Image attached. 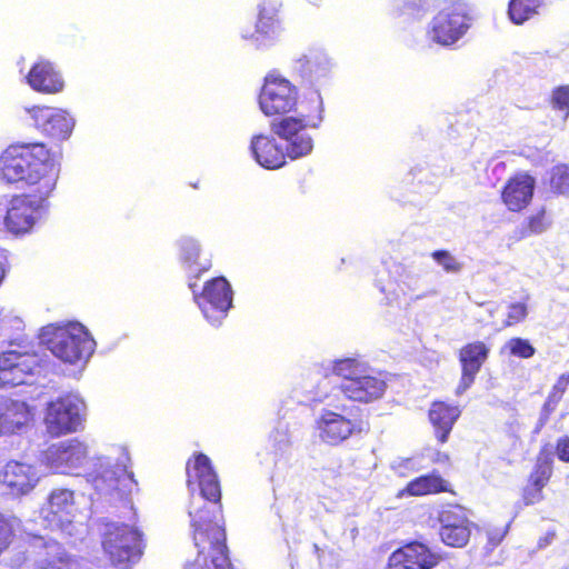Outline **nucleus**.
Masks as SVG:
<instances>
[{
    "mask_svg": "<svg viewBox=\"0 0 569 569\" xmlns=\"http://www.w3.org/2000/svg\"><path fill=\"white\" fill-rule=\"evenodd\" d=\"M0 178L9 183L26 181L28 189H42L51 179L54 190L58 169L43 143L13 144L0 157Z\"/></svg>",
    "mask_w": 569,
    "mask_h": 569,
    "instance_id": "obj_1",
    "label": "nucleus"
},
{
    "mask_svg": "<svg viewBox=\"0 0 569 569\" xmlns=\"http://www.w3.org/2000/svg\"><path fill=\"white\" fill-rule=\"evenodd\" d=\"M189 516L197 556L184 569H234L229 557L224 527L216 519V515L211 516L204 508H191Z\"/></svg>",
    "mask_w": 569,
    "mask_h": 569,
    "instance_id": "obj_2",
    "label": "nucleus"
},
{
    "mask_svg": "<svg viewBox=\"0 0 569 569\" xmlns=\"http://www.w3.org/2000/svg\"><path fill=\"white\" fill-rule=\"evenodd\" d=\"M41 341L61 361L76 365L93 352L94 340L79 322L51 323L42 328Z\"/></svg>",
    "mask_w": 569,
    "mask_h": 569,
    "instance_id": "obj_3",
    "label": "nucleus"
},
{
    "mask_svg": "<svg viewBox=\"0 0 569 569\" xmlns=\"http://www.w3.org/2000/svg\"><path fill=\"white\" fill-rule=\"evenodd\" d=\"M101 547L113 567L131 569L142 558L146 540L143 532L136 526L107 522L101 533Z\"/></svg>",
    "mask_w": 569,
    "mask_h": 569,
    "instance_id": "obj_4",
    "label": "nucleus"
},
{
    "mask_svg": "<svg viewBox=\"0 0 569 569\" xmlns=\"http://www.w3.org/2000/svg\"><path fill=\"white\" fill-rule=\"evenodd\" d=\"M52 191V180L50 179L44 182L42 189H28L21 194L13 196L4 216L6 230L16 237L31 233L39 222L41 210Z\"/></svg>",
    "mask_w": 569,
    "mask_h": 569,
    "instance_id": "obj_5",
    "label": "nucleus"
},
{
    "mask_svg": "<svg viewBox=\"0 0 569 569\" xmlns=\"http://www.w3.org/2000/svg\"><path fill=\"white\" fill-rule=\"evenodd\" d=\"M472 22L473 17L467 2L448 1L431 20V40L442 47H451L467 34Z\"/></svg>",
    "mask_w": 569,
    "mask_h": 569,
    "instance_id": "obj_6",
    "label": "nucleus"
},
{
    "mask_svg": "<svg viewBox=\"0 0 569 569\" xmlns=\"http://www.w3.org/2000/svg\"><path fill=\"white\" fill-rule=\"evenodd\" d=\"M298 99V88L291 81L276 72H270L263 79L258 103L266 117H279L296 111L300 104Z\"/></svg>",
    "mask_w": 569,
    "mask_h": 569,
    "instance_id": "obj_7",
    "label": "nucleus"
},
{
    "mask_svg": "<svg viewBox=\"0 0 569 569\" xmlns=\"http://www.w3.org/2000/svg\"><path fill=\"white\" fill-rule=\"evenodd\" d=\"M293 112V116H279L280 119L270 124L271 131L282 140L291 139L300 131L319 128L323 118V104L319 92H312L310 97L305 98Z\"/></svg>",
    "mask_w": 569,
    "mask_h": 569,
    "instance_id": "obj_8",
    "label": "nucleus"
},
{
    "mask_svg": "<svg viewBox=\"0 0 569 569\" xmlns=\"http://www.w3.org/2000/svg\"><path fill=\"white\" fill-rule=\"evenodd\" d=\"M71 561L63 546L41 537L30 540L17 559L18 569H66Z\"/></svg>",
    "mask_w": 569,
    "mask_h": 569,
    "instance_id": "obj_9",
    "label": "nucleus"
},
{
    "mask_svg": "<svg viewBox=\"0 0 569 569\" xmlns=\"http://www.w3.org/2000/svg\"><path fill=\"white\" fill-rule=\"evenodd\" d=\"M187 486L199 489L200 495L216 505V512L221 516V486L210 458L202 453H193L186 462Z\"/></svg>",
    "mask_w": 569,
    "mask_h": 569,
    "instance_id": "obj_10",
    "label": "nucleus"
},
{
    "mask_svg": "<svg viewBox=\"0 0 569 569\" xmlns=\"http://www.w3.org/2000/svg\"><path fill=\"white\" fill-rule=\"evenodd\" d=\"M83 402L72 395H63L50 401L46 409L44 423L52 437L78 430L83 420Z\"/></svg>",
    "mask_w": 569,
    "mask_h": 569,
    "instance_id": "obj_11",
    "label": "nucleus"
},
{
    "mask_svg": "<svg viewBox=\"0 0 569 569\" xmlns=\"http://www.w3.org/2000/svg\"><path fill=\"white\" fill-rule=\"evenodd\" d=\"M189 287L193 292L194 302L209 321H219L227 316L232 306V289L224 277H214L206 281L201 292L196 291V283H189Z\"/></svg>",
    "mask_w": 569,
    "mask_h": 569,
    "instance_id": "obj_12",
    "label": "nucleus"
},
{
    "mask_svg": "<svg viewBox=\"0 0 569 569\" xmlns=\"http://www.w3.org/2000/svg\"><path fill=\"white\" fill-rule=\"evenodd\" d=\"M368 428V422L362 418H348L332 410H323L316 421L319 438L330 446H338Z\"/></svg>",
    "mask_w": 569,
    "mask_h": 569,
    "instance_id": "obj_13",
    "label": "nucleus"
},
{
    "mask_svg": "<svg viewBox=\"0 0 569 569\" xmlns=\"http://www.w3.org/2000/svg\"><path fill=\"white\" fill-rule=\"evenodd\" d=\"M441 559L428 545L412 540L389 555L386 569H435Z\"/></svg>",
    "mask_w": 569,
    "mask_h": 569,
    "instance_id": "obj_14",
    "label": "nucleus"
},
{
    "mask_svg": "<svg viewBox=\"0 0 569 569\" xmlns=\"http://www.w3.org/2000/svg\"><path fill=\"white\" fill-rule=\"evenodd\" d=\"M37 469L18 460L8 461L0 469V491L13 498L30 493L39 482Z\"/></svg>",
    "mask_w": 569,
    "mask_h": 569,
    "instance_id": "obj_15",
    "label": "nucleus"
},
{
    "mask_svg": "<svg viewBox=\"0 0 569 569\" xmlns=\"http://www.w3.org/2000/svg\"><path fill=\"white\" fill-rule=\"evenodd\" d=\"M536 179L529 172L520 171L510 176L500 190V199L508 211L520 213L532 202Z\"/></svg>",
    "mask_w": 569,
    "mask_h": 569,
    "instance_id": "obj_16",
    "label": "nucleus"
},
{
    "mask_svg": "<svg viewBox=\"0 0 569 569\" xmlns=\"http://www.w3.org/2000/svg\"><path fill=\"white\" fill-rule=\"evenodd\" d=\"M43 458L56 472L67 473L79 468L88 458L87 446L78 439H70L51 445Z\"/></svg>",
    "mask_w": 569,
    "mask_h": 569,
    "instance_id": "obj_17",
    "label": "nucleus"
},
{
    "mask_svg": "<svg viewBox=\"0 0 569 569\" xmlns=\"http://www.w3.org/2000/svg\"><path fill=\"white\" fill-rule=\"evenodd\" d=\"M37 357L29 352L14 350L0 355V388L23 385L37 368Z\"/></svg>",
    "mask_w": 569,
    "mask_h": 569,
    "instance_id": "obj_18",
    "label": "nucleus"
},
{
    "mask_svg": "<svg viewBox=\"0 0 569 569\" xmlns=\"http://www.w3.org/2000/svg\"><path fill=\"white\" fill-rule=\"evenodd\" d=\"M490 349L482 341H472L462 346L458 352L461 376L456 395H462L475 382L477 375L489 357Z\"/></svg>",
    "mask_w": 569,
    "mask_h": 569,
    "instance_id": "obj_19",
    "label": "nucleus"
},
{
    "mask_svg": "<svg viewBox=\"0 0 569 569\" xmlns=\"http://www.w3.org/2000/svg\"><path fill=\"white\" fill-rule=\"evenodd\" d=\"M36 127L46 136L58 140L66 139L72 131L73 120L67 111L48 106H33L28 109Z\"/></svg>",
    "mask_w": 569,
    "mask_h": 569,
    "instance_id": "obj_20",
    "label": "nucleus"
},
{
    "mask_svg": "<svg viewBox=\"0 0 569 569\" xmlns=\"http://www.w3.org/2000/svg\"><path fill=\"white\" fill-rule=\"evenodd\" d=\"M461 416V408L442 400L431 402L428 419L432 427L436 440L443 445L449 440L453 426Z\"/></svg>",
    "mask_w": 569,
    "mask_h": 569,
    "instance_id": "obj_21",
    "label": "nucleus"
},
{
    "mask_svg": "<svg viewBox=\"0 0 569 569\" xmlns=\"http://www.w3.org/2000/svg\"><path fill=\"white\" fill-rule=\"evenodd\" d=\"M28 84L37 92L54 94L64 87L63 78L52 62L39 60L32 64L27 74Z\"/></svg>",
    "mask_w": 569,
    "mask_h": 569,
    "instance_id": "obj_22",
    "label": "nucleus"
},
{
    "mask_svg": "<svg viewBox=\"0 0 569 569\" xmlns=\"http://www.w3.org/2000/svg\"><path fill=\"white\" fill-rule=\"evenodd\" d=\"M256 161L263 168L274 170L286 164L287 151L276 138L259 134L252 138L250 144Z\"/></svg>",
    "mask_w": 569,
    "mask_h": 569,
    "instance_id": "obj_23",
    "label": "nucleus"
},
{
    "mask_svg": "<svg viewBox=\"0 0 569 569\" xmlns=\"http://www.w3.org/2000/svg\"><path fill=\"white\" fill-rule=\"evenodd\" d=\"M33 418L27 402L14 399L0 400V435H11L29 425Z\"/></svg>",
    "mask_w": 569,
    "mask_h": 569,
    "instance_id": "obj_24",
    "label": "nucleus"
},
{
    "mask_svg": "<svg viewBox=\"0 0 569 569\" xmlns=\"http://www.w3.org/2000/svg\"><path fill=\"white\" fill-rule=\"evenodd\" d=\"M74 515V495L68 489L53 490L48 500L46 519L59 528H64L72 522Z\"/></svg>",
    "mask_w": 569,
    "mask_h": 569,
    "instance_id": "obj_25",
    "label": "nucleus"
},
{
    "mask_svg": "<svg viewBox=\"0 0 569 569\" xmlns=\"http://www.w3.org/2000/svg\"><path fill=\"white\" fill-rule=\"evenodd\" d=\"M340 390L352 401L371 402L385 393L386 382L373 376L359 375L348 385H340Z\"/></svg>",
    "mask_w": 569,
    "mask_h": 569,
    "instance_id": "obj_26",
    "label": "nucleus"
},
{
    "mask_svg": "<svg viewBox=\"0 0 569 569\" xmlns=\"http://www.w3.org/2000/svg\"><path fill=\"white\" fill-rule=\"evenodd\" d=\"M280 8L279 0H263L258 8L254 32L244 37L256 41L273 38L280 29Z\"/></svg>",
    "mask_w": 569,
    "mask_h": 569,
    "instance_id": "obj_27",
    "label": "nucleus"
},
{
    "mask_svg": "<svg viewBox=\"0 0 569 569\" xmlns=\"http://www.w3.org/2000/svg\"><path fill=\"white\" fill-rule=\"evenodd\" d=\"M441 492L453 493L450 483L445 480L439 472L432 471L410 480L399 492V497H420Z\"/></svg>",
    "mask_w": 569,
    "mask_h": 569,
    "instance_id": "obj_28",
    "label": "nucleus"
},
{
    "mask_svg": "<svg viewBox=\"0 0 569 569\" xmlns=\"http://www.w3.org/2000/svg\"><path fill=\"white\" fill-rule=\"evenodd\" d=\"M201 248L199 243L191 239H183L180 242V257L182 262L189 268L196 271V276L209 271L211 269V259H204L200 261Z\"/></svg>",
    "mask_w": 569,
    "mask_h": 569,
    "instance_id": "obj_29",
    "label": "nucleus"
},
{
    "mask_svg": "<svg viewBox=\"0 0 569 569\" xmlns=\"http://www.w3.org/2000/svg\"><path fill=\"white\" fill-rule=\"evenodd\" d=\"M553 476V459L551 453L545 449L540 450L536 457L527 480L538 487L546 488Z\"/></svg>",
    "mask_w": 569,
    "mask_h": 569,
    "instance_id": "obj_30",
    "label": "nucleus"
},
{
    "mask_svg": "<svg viewBox=\"0 0 569 569\" xmlns=\"http://www.w3.org/2000/svg\"><path fill=\"white\" fill-rule=\"evenodd\" d=\"M545 0H509V19L517 26L523 24L537 16Z\"/></svg>",
    "mask_w": 569,
    "mask_h": 569,
    "instance_id": "obj_31",
    "label": "nucleus"
},
{
    "mask_svg": "<svg viewBox=\"0 0 569 569\" xmlns=\"http://www.w3.org/2000/svg\"><path fill=\"white\" fill-rule=\"evenodd\" d=\"M328 58L325 53L311 50L296 61V69L301 77L326 71Z\"/></svg>",
    "mask_w": 569,
    "mask_h": 569,
    "instance_id": "obj_32",
    "label": "nucleus"
},
{
    "mask_svg": "<svg viewBox=\"0 0 569 569\" xmlns=\"http://www.w3.org/2000/svg\"><path fill=\"white\" fill-rule=\"evenodd\" d=\"M440 527L471 525L468 510L458 503H448L438 513Z\"/></svg>",
    "mask_w": 569,
    "mask_h": 569,
    "instance_id": "obj_33",
    "label": "nucleus"
},
{
    "mask_svg": "<svg viewBox=\"0 0 569 569\" xmlns=\"http://www.w3.org/2000/svg\"><path fill=\"white\" fill-rule=\"evenodd\" d=\"M549 188L553 194L569 199V163H558L551 168Z\"/></svg>",
    "mask_w": 569,
    "mask_h": 569,
    "instance_id": "obj_34",
    "label": "nucleus"
},
{
    "mask_svg": "<svg viewBox=\"0 0 569 569\" xmlns=\"http://www.w3.org/2000/svg\"><path fill=\"white\" fill-rule=\"evenodd\" d=\"M471 525L467 526H453V527H440L439 535L441 541L452 548L465 547L471 535Z\"/></svg>",
    "mask_w": 569,
    "mask_h": 569,
    "instance_id": "obj_35",
    "label": "nucleus"
},
{
    "mask_svg": "<svg viewBox=\"0 0 569 569\" xmlns=\"http://www.w3.org/2000/svg\"><path fill=\"white\" fill-rule=\"evenodd\" d=\"M549 226L550 219L547 210L545 207H541L526 218L521 224L520 234L521 237L538 234L547 230Z\"/></svg>",
    "mask_w": 569,
    "mask_h": 569,
    "instance_id": "obj_36",
    "label": "nucleus"
},
{
    "mask_svg": "<svg viewBox=\"0 0 569 569\" xmlns=\"http://www.w3.org/2000/svg\"><path fill=\"white\" fill-rule=\"evenodd\" d=\"M284 141H287L286 151L288 157L292 160L308 156L313 149V139L306 131H300L297 136L284 139Z\"/></svg>",
    "mask_w": 569,
    "mask_h": 569,
    "instance_id": "obj_37",
    "label": "nucleus"
},
{
    "mask_svg": "<svg viewBox=\"0 0 569 569\" xmlns=\"http://www.w3.org/2000/svg\"><path fill=\"white\" fill-rule=\"evenodd\" d=\"M528 300L526 297L521 301L510 302L507 306L506 316L502 321L503 328L515 327L522 323L528 317Z\"/></svg>",
    "mask_w": 569,
    "mask_h": 569,
    "instance_id": "obj_38",
    "label": "nucleus"
},
{
    "mask_svg": "<svg viewBox=\"0 0 569 569\" xmlns=\"http://www.w3.org/2000/svg\"><path fill=\"white\" fill-rule=\"evenodd\" d=\"M332 372L342 379L341 385H348L360 373L359 363L355 359H340L333 363Z\"/></svg>",
    "mask_w": 569,
    "mask_h": 569,
    "instance_id": "obj_39",
    "label": "nucleus"
},
{
    "mask_svg": "<svg viewBox=\"0 0 569 569\" xmlns=\"http://www.w3.org/2000/svg\"><path fill=\"white\" fill-rule=\"evenodd\" d=\"M505 348L508 349L510 356L521 359H529L536 352L535 347L529 342V340L520 337H513L509 339L506 342Z\"/></svg>",
    "mask_w": 569,
    "mask_h": 569,
    "instance_id": "obj_40",
    "label": "nucleus"
},
{
    "mask_svg": "<svg viewBox=\"0 0 569 569\" xmlns=\"http://www.w3.org/2000/svg\"><path fill=\"white\" fill-rule=\"evenodd\" d=\"M431 258L447 272L458 273L462 269V263L448 250H435L431 252Z\"/></svg>",
    "mask_w": 569,
    "mask_h": 569,
    "instance_id": "obj_41",
    "label": "nucleus"
},
{
    "mask_svg": "<svg viewBox=\"0 0 569 569\" xmlns=\"http://www.w3.org/2000/svg\"><path fill=\"white\" fill-rule=\"evenodd\" d=\"M543 488L533 485L526 480V485L521 489V503L525 507L533 506L545 499Z\"/></svg>",
    "mask_w": 569,
    "mask_h": 569,
    "instance_id": "obj_42",
    "label": "nucleus"
},
{
    "mask_svg": "<svg viewBox=\"0 0 569 569\" xmlns=\"http://www.w3.org/2000/svg\"><path fill=\"white\" fill-rule=\"evenodd\" d=\"M551 106L553 109L563 113V118L569 116V86H560L552 91Z\"/></svg>",
    "mask_w": 569,
    "mask_h": 569,
    "instance_id": "obj_43",
    "label": "nucleus"
},
{
    "mask_svg": "<svg viewBox=\"0 0 569 569\" xmlns=\"http://www.w3.org/2000/svg\"><path fill=\"white\" fill-rule=\"evenodd\" d=\"M13 536L11 523L0 515V553L8 548Z\"/></svg>",
    "mask_w": 569,
    "mask_h": 569,
    "instance_id": "obj_44",
    "label": "nucleus"
},
{
    "mask_svg": "<svg viewBox=\"0 0 569 569\" xmlns=\"http://www.w3.org/2000/svg\"><path fill=\"white\" fill-rule=\"evenodd\" d=\"M569 388V372L560 375L548 395L561 400Z\"/></svg>",
    "mask_w": 569,
    "mask_h": 569,
    "instance_id": "obj_45",
    "label": "nucleus"
},
{
    "mask_svg": "<svg viewBox=\"0 0 569 569\" xmlns=\"http://www.w3.org/2000/svg\"><path fill=\"white\" fill-rule=\"evenodd\" d=\"M556 455L562 462H569V436L560 437L556 442Z\"/></svg>",
    "mask_w": 569,
    "mask_h": 569,
    "instance_id": "obj_46",
    "label": "nucleus"
},
{
    "mask_svg": "<svg viewBox=\"0 0 569 569\" xmlns=\"http://www.w3.org/2000/svg\"><path fill=\"white\" fill-rule=\"evenodd\" d=\"M427 2L425 0H407L402 4V10L407 13H420L426 10Z\"/></svg>",
    "mask_w": 569,
    "mask_h": 569,
    "instance_id": "obj_47",
    "label": "nucleus"
},
{
    "mask_svg": "<svg viewBox=\"0 0 569 569\" xmlns=\"http://www.w3.org/2000/svg\"><path fill=\"white\" fill-rule=\"evenodd\" d=\"M560 402L559 399L548 395L547 399L545 400L541 409V417L543 420H548L551 413L556 410L558 403Z\"/></svg>",
    "mask_w": 569,
    "mask_h": 569,
    "instance_id": "obj_48",
    "label": "nucleus"
},
{
    "mask_svg": "<svg viewBox=\"0 0 569 569\" xmlns=\"http://www.w3.org/2000/svg\"><path fill=\"white\" fill-rule=\"evenodd\" d=\"M450 461V457L446 452H437L436 457L433 458V462H442L447 463Z\"/></svg>",
    "mask_w": 569,
    "mask_h": 569,
    "instance_id": "obj_49",
    "label": "nucleus"
},
{
    "mask_svg": "<svg viewBox=\"0 0 569 569\" xmlns=\"http://www.w3.org/2000/svg\"><path fill=\"white\" fill-rule=\"evenodd\" d=\"M4 273H6L4 268H3V266L0 263V283L2 282V280H3V278H4Z\"/></svg>",
    "mask_w": 569,
    "mask_h": 569,
    "instance_id": "obj_50",
    "label": "nucleus"
},
{
    "mask_svg": "<svg viewBox=\"0 0 569 569\" xmlns=\"http://www.w3.org/2000/svg\"><path fill=\"white\" fill-rule=\"evenodd\" d=\"M312 4H317L319 0H308Z\"/></svg>",
    "mask_w": 569,
    "mask_h": 569,
    "instance_id": "obj_51",
    "label": "nucleus"
}]
</instances>
